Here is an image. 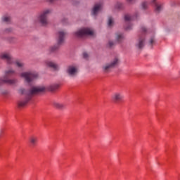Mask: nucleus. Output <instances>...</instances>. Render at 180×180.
Returning <instances> with one entry per match:
<instances>
[{"label": "nucleus", "mask_w": 180, "mask_h": 180, "mask_svg": "<svg viewBox=\"0 0 180 180\" xmlns=\"http://www.w3.org/2000/svg\"><path fill=\"white\" fill-rule=\"evenodd\" d=\"M51 13L50 9L44 10L37 16V20L42 26H47L49 25V14Z\"/></svg>", "instance_id": "obj_4"}, {"label": "nucleus", "mask_w": 180, "mask_h": 180, "mask_svg": "<svg viewBox=\"0 0 180 180\" xmlns=\"http://www.w3.org/2000/svg\"><path fill=\"white\" fill-rule=\"evenodd\" d=\"M83 57H84V58H88L89 55L86 53H83Z\"/></svg>", "instance_id": "obj_27"}, {"label": "nucleus", "mask_w": 180, "mask_h": 180, "mask_svg": "<svg viewBox=\"0 0 180 180\" xmlns=\"http://www.w3.org/2000/svg\"><path fill=\"white\" fill-rule=\"evenodd\" d=\"M13 64H14L20 71H25V68H26V65H25V63L20 60L15 61L13 60Z\"/></svg>", "instance_id": "obj_13"}, {"label": "nucleus", "mask_w": 180, "mask_h": 180, "mask_svg": "<svg viewBox=\"0 0 180 180\" xmlns=\"http://www.w3.org/2000/svg\"><path fill=\"white\" fill-rule=\"evenodd\" d=\"M125 22H131V20H134V18L130 16V15L127 14L124 15Z\"/></svg>", "instance_id": "obj_19"}, {"label": "nucleus", "mask_w": 180, "mask_h": 180, "mask_svg": "<svg viewBox=\"0 0 180 180\" xmlns=\"http://www.w3.org/2000/svg\"><path fill=\"white\" fill-rule=\"evenodd\" d=\"M141 30H142V32H147V28L146 27H143L142 28H141Z\"/></svg>", "instance_id": "obj_28"}, {"label": "nucleus", "mask_w": 180, "mask_h": 180, "mask_svg": "<svg viewBox=\"0 0 180 180\" xmlns=\"http://www.w3.org/2000/svg\"><path fill=\"white\" fill-rule=\"evenodd\" d=\"M134 1L135 0H127V1L129 2V4H133Z\"/></svg>", "instance_id": "obj_29"}, {"label": "nucleus", "mask_w": 180, "mask_h": 180, "mask_svg": "<svg viewBox=\"0 0 180 180\" xmlns=\"http://www.w3.org/2000/svg\"><path fill=\"white\" fill-rule=\"evenodd\" d=\"M21 78H23L27 84H31L33 79H36L39 75L35 72H23L20 73Z\"/></svg>", "instance_id": "obj_7"}, {"label": "nucleus", "mask_w": 180, "mask_h": 180, "mask_svg": "<svg viewBox=\"0 0 180 180\" xmlns=\"http://www.w3.org/2000/svg\"><path fill=\"white\" fill-rule=\"evenodd\" d=\"M141 6L143 9H147V8L148 7V3L144 1L141 4Z\"/></svg>", "instance_id": "obj_23"}, {"label": "nucleus", "mask_w": 180, "mask_h": 180, "mask_svg": "<svg viewBox=\"0 0 180 180\" xmlns=\"http://www.w3.org/2000/svg\"><path fill=\"white\" fill-rule=\"evenodd\" d=\"M115 23V21L113 20V18L112 17H108V25L109 26V27H112V26H113Z\"/></svg>", "instance_id": "obj_20"}, {"label": "nucleus", "mask_w": 180, "mask_h": 180, "mask_svg": "<svg viewBox=\"0 0 180 180\" xmlns=\"http://www.w3.org/2000/svg\"><path fill=\"white\" fill-rule=\"evenodd\" d=\"M49 2H55V1H57V0H49Z\"/></svg>", "instance_id": "obj_32"}, {"label": "nucleus", "mask_w": 180, "mask_h": 180, "mask_svg": "<svg viewBox=\"0 0 180 180\" xmlns=\"http://www.w3.org/2000/svg\"><path fill=\"white\" fill-rule=\"evenodd\" d=\"M131 27H133V25L131 24H129L128 26L125 27L126 30H131Z\"/></svg>", "instance_id": "obj_26"}, {"label": "nucleus", "mask_w": 180, "mask_h": 180, "mask_svg": "<svg viewBox=\"0 0 180 180\" xmlns=\"http://www.w3.org/2000/svg\"><path fill=\"white\" fill-rule=\"evenodd\" d=\"M123 7H124V6H123V4H122V3H117L115 4L116 9H123Z\"/></svg>", "instance_id": "obj_22"}, {"label": "nucleus", "mask_w": 180, "mask_h": 180, "mask_svg": "<svg viewBox=\"0 0 180 180\" xmlns=\"http://www.w3.org/2000/svg\"><path fill=\"white\" fill-rule=\"evenodd\" d=\"M3 22H5V23H9L11 22V17L9 16H4L2 18Z\"/></svg>", "instance_id": "obj_21"}, {"label": "nucleus", "mask_w": 180, "mask_h": 180, "mask_svg": "<svg viewBox=\"0 0 180 180\" xmlns=\"http://www.w3.org/2000/svg\"><path fill=\"white\" fill-rule=\"evenodd\" d=\"M123 98H124V96L120 92L114 93L112 96V99L114 102H120V101H123Z\"/></svg>", "instance_id": "obj_12"}, {"label": "nucleus", "mask_w": 180, "mask_h": 180, "mask_svg": "<svg viewBox=\"0 0 180 180\" xmlns=\"http://www.w3.org/2000/svg\"><path fill=\"white\" fill-rule=\"evenodd\" d=\"M145 41L146 39H144V37H141L138 40V42L136 44V47L138 48L139 50L143 49V47H144Z\"/></svg>", "instance_id": "obj_14"}, {"label": "nucleus", "mask_w": 180, "mask_h": 180, "mask_svg": "<svg viewBox=\"0 0 180 180\" xmlns=\"http://www.w3.org/2000/svg\"><path fill=\"white\" fill-rule=\"evenodd\" d=\"M65 36H67V31L62 30L58 32V44L49 47L50 53H56V51L58 50L60 45L64 43V41L65 40Z\"/></svg>", "instance_id": "obj_3"}, {"label": "nucleus", "mask_w": 180, "mask_h": 180, "mask_svg": "<svg viewBox=\"0 0 180 180\" xmlns=\"http://www.w3.org/2000/svg\"><path fill=\"white\" fill-rule=\"evenodd\" d=\"M162 9H163L162 4H155V13H160V12L162 11Z\"/></svg>", "instance_id": "obj_18"}, {"label": "nucleus", "mask_w": 180, "mask_h": 180, "mask_svg": "<svg viewBox=\"0 0 180 180\" xmlns=\"http://www.w3.org/2000/svg\"><path fill=\"white\" fill-rule=\"evenodd\" d=\"M155 43V38H154V37H150L149 40V44H150V46H153V44H154Z\"/></svg>", "instance_id": "obj_24"}, {"label": "nucleus", "mask_w": 180, "mask_h": 180, "mask_svg": "<svg viewBox=\"0 0 180 180\" xmlns=\"http://www.w3.org/2000/svg\"><path fill=\"white\" fill-rule=\"evenodd\" d=\"M66 74L70 78H75V76L78 75V68L75 65H70L68 66L66 69Z\"/></svg>", "instance_id": "obj_8"}, {"label": "nucleus", "mask_w": 180, "mask_h": 180, "mask_svg": "<svg viewBox=\"0 0 180 180\" xmlns=\"http://www.w3.org/2000/svg\"><path fill=\"white\" fill-rule=\"evenodd\" d=\"M101 9H102V4L98 3L94 5L92 11H91V15L92 16H96L99 12H101Z\"/></svg>", "instance_id": "obj_11"}, {"label": "nucleus", "mask_w": 180, "mask_h": 180, "mask_svg": "<svg viewBox=\"0 0 180 180\" xmlns=\"http://www.w3.org/2000/svg\"><path fill=\"white\" fill-rule=\"evenodd\" d=\"M115 40L118 43H122L124 40V36L122 34H117L115 37Z\"/></svg>", "instance_id": "obj_16"}, {"label": "nucleus", "mask_w": 180, "mask_h": 180, "mask_svg": "<svg viewBox=\"0 0 180 180\" xmlns=\"http://www.w3.org/2000/svg\"><path fill=\"white\" fill-rule=\"evenodd\" d=\"M53 105L56 109H59V110H63V109H65V103L55 101L53 102Z\"/></svg>", "instance_id": "obj_15"}, {"label": "nucleus", "mask_w": 180, "mask_h": 180, "mask_svg": "<svg viewBox=\"0 0 180 180\" xmlns=\"http://www.w3.org/2000/svg\"><path fill=\"white\" fill-rule=\"evenodd\" d=\"M30 143L32 147H34L36 144H37V137L36 136H31L30 138Z\"/></svg>", "instance_id": "obj_17"}, {"label": "nucleus", "mask_w": 180, "mask_h": 180, "mask_svg": "<svg viewBox=\"0 0 180 180\" xmlns=\"http://www.w3.org/2000/svg\"><path fill=\"white\" fill-rule=\"evenodd\" d=\"M45 65H46V67H49V68H51L54 71H58V70L60 69L58 65L51 60L45 61Z\"/></svg>", "instance_id": "obj_10"}, {"label": "nucleus", "mask_w": 180, "mask_h": 180, "mask_svg": "<svg viewBox=\"0 0 180 180\" xmlns=\"http://www.w3.org/2000/svg\"><path fill=\"white\" fill-rule=\"evenodd\" d=\"M0 58L1 60H5L7 64H13V58L8 52H3L0 54Z\"/></svg>", "instance_id": "obj_9"}, {"label": "nucleus", "mask_w": 180, "mask_h": 180, "mask_svg": "<svg viewBox=\"0 0 180 180\" xmlns=\"http://www.w3.org/2000/svg\"><path fill=\"white\" fill-rule=\"evenodd\" d=\"M157 0H151V3L152 4H155V1H156Z\"/></svg>", "instance_id": "obj_31"}, {"label": "nucleus", "mask_w": 180, "mask_h": 180, "mask_svg": "<svg viewBox=\"0 0 180 180\" xmlns=\"http://www.w3.org/2000/svg\"><path fill=\"white\" fill-rule=\"evenodd\" d=\"M120 63V60H119V58H115L110 63L104 64L102 66V70L103 72H110V70L113 68H115V67H117Z\"/></svg>", "instance_id": "obj_6"}, {"label": "nucleus", "mask_w": 180, "mask_h": 180, "mask_svg": "<svg viewBox=\"0 0 180 180\" xmlns=\"http://www.w3.org/2000/svg\"><path fill=\"white\" fill-rule=\"evenodd\" d=\"M4 73L5 75L3 77L0 78V86L3 84H9L10 85H13V84L16 83V80L9 79V77L18 75V72L16 70L11 68L6 70Z\"/></svg>", "instance_id": "obj_2"}, {"label": "nucleus", "mask_w": 180, "mask_h": 180, "mask_svg": "<svg viewBox=\"0 0 180 180\" xmlns=\"http://www.w3.org/2000/svg\"><path fill=\"white\" fill-rule=\"evenodd\" d=\"M113 46H115V42H113V41H108V47H113Z\"/></svg>", "instance_id": "obj_25"}, {"label": "nucleus", "mask_w": 180, "mask_h": 180, "mask_svg": "<svg viewBox=\"0 0 180 180\" xmlns=\"http://www.w3.org/2000/svg\"><path fill=\"white\" fill-rule=\"evenodd\" d=\"M11 30H11V28H8V29L6 30V32H11Z\"/></svg>", "instance_id": "obj_30"}, {"label": "nucleus", "mask_w": 180, "mask_h": 180, "mask_svg": "<svg viewBox=\"0 0 180 180\" xmlns=\"http://www.w3.org/2000/svg\"><path fill=\"white\" fill-rule=\"evenodd\" d=\"M73 34L75 37L79 39L81 37H84V36H94V34H95V32L92 28L84 27L75 32Z\"/></svg>", "instance_id": "obj_5"}, {"label": "nucleus", "mask_w": 180, "mask_h": 180, "mask_svg": "<svg viewBox=\"0 0 180 180\" xmlns=\"http://www.w3.org/2000/svg\"><path fill=\"white\" fill-rule=\"evenodd\" d=\"M60 88V84H51L49 86H32L31 88L26 91L25 88H20L18 91L20 95H25L26 98L25 100H21L18 101L19 108H23V106H26L27 105V102L32 99V96L33 95H36L37 94H41V92H55Z\"/></svg>", "instance_id": "obj_1"}]
</instances>
